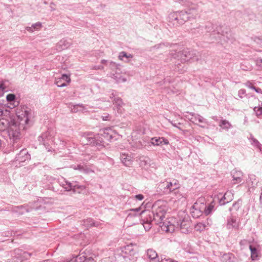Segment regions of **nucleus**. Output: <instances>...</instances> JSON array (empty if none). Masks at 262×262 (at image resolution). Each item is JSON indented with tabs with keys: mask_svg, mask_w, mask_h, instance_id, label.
I'll return each instance as SVG.
<instances>
[{
	"mask_svg": "<svg viewBox=\"0 0 262 262\" xmlns=\"http://www.w3.org/2000/svg\"><path fill=\"white\" fill-rule=\"evenodd\" d=\"M153 220L152 222L155 223L161 228L162 231L172 233L174 231V226L168 220L164 221L165 215L167 211L168 207L166 204L162 201L156 202L152 207Z\"/></svg>",
	"mask_w": 262,
	"mask_h": 262,
	"instance_id": "1",
	"label": "nucleus"
},
{
	"mask_svg": "<svg viewBox=\"0 0 262 262\" xmlns=\"http://www.w3.org/2000/svg\"><path fill=\"white\" fill-rule=\"evenodd\" d=\"M119 135L111 128H106L100 130L99 133L94 138H88L86 144L98 146H105L107 142H111L118 139Z\"/></svg>",
	"mask_w": 262,
	"mask_h": 262,
	"instance_id": "2",
	"label": "nucleus"
},
{
	"mask_svg": "<svg viewBox=\"0 0 262 262\" xmlns=\"http://www.w3.org/2000/svg\"><path fill=\"white\" fill-rule=\"evenodd\" d=\"M179 187L180 184L177 180L173 179L171 181H169L167 179L159 183L157 191L161 194H169Z\"/></svg>",
	"mask_w": 262,
	"mask_h": 262,
	"instance_id": "3",
	"label": "nucleus"
},
{
	"mask_svg": "<svg viewBox=\"0 0 262 262\" xmlns=\"http://www.w3.org/2000/svg\"><path fill=\"white\" fill-rule=\"evenodd\" d=\"M172 20L177 21V24L180 25L184 24L188 20L195 19L197 17L196 13H192L191 12L181 11L171 13L170 15Z\"/></svg>",
	"mask_w": 262,
	"mask_h": 262,
	"instance_id": "4",
	"label": "nucleus"
},
{
	"mask_svg": "<svg viewBox=\"0 0 262 262\" xmlns=\"http://www.w3.org/2000/svg\"><path fill=\"white\" fill-rule=\"evenodd\" d=\"M141 208L140 207L131 209L127 210V215L126 217L125 223L128 226H132L138 223L140 221V215L145 213V211L140 212Z\"/></svg>",
	"mask_w": 262,
	"mask_h": 262,
	"instance_id": "5",
	"label": "nucleus"
},
{
	"mask_svg": "<svg viewBox=\"0 0 262 262\" xmlns=\"http://www.w3.org/2000/svg\"><path fill=\"white\" fill-rule=\"evenodd\" d=\"M7 125L8 126V133L9 138L13 142H17L20 139V133L19 130L21 129L17 125L14 124V121H10L8 119Z\"/></svg>",
	"mask_w": 262,
	"mask_h": 262,
	"instance_id": "6",
	"label": "nucleus"
},
{
	"mask_svg": "<svg viewBox=\"0 0 262 262\" xmlns=\"http://www.w3.org/2000/svg\"><path fill=\"white\" fill-rule=\"evenodd\" d=\"M10 121H14V124L23 129H27L30 125L28 116H6Z\"/></svg>",
	"mask_w": 262,
	"mask_h": 262,
	"instance_id": "7",
	"label": "nucleus"
},
{
	"mask_svg": "<svg viewBox=\"0 0 262 262\" xmlns=\"http://www.w3.org/2000/svg\"><path fill=\"white\" fill-rule=\"evenodd\" d=\"M122 252L125 254L124 257L130 260H135L136 258V257L134 256L136 253V251L134 250L132 245H128L124 246L123 248Z\"/></svg>",
	"mask_w": 262,
	"mask_h": 262,
	"instance_id": "8",
	"label": "nucleus"
},
{
	"mask_svg": "<svg viewBox=\"0 0 262 262\" xmlns=\"http://www.w3.org/2000/svg\"><path fill=\"white\" fill-rule=\"evenodd\" d=\"M178 1L189 8L188 12H191L192 13H196L197 15H198L199 5L198 4L194 3L188 0H178Z\"/></svg>",
	"mask_w": 262,
	"mask_h": 262,
	"instance_id": "9",
	"label": "nucleus"
},
{
	"mask_svg": "<svg viewBox=\"0 0 262 262\" xmlns=\"http://www.w3.org/2000/svg\"><path fill=\"white\" fill-rule=\"evenodd\" d=\"M174 58H178L182 62H186L190 58V53L186 50L179 51L174 56Z\"/></svg>",
	"mask_w": 262,
	"mask_h": 262,
	"instance_id": "10",
	"label": "nucleus"
},
{
	"mask_svg": "<svg viewBox=\"0 0 262 262\" xmlns=\"http://www.w3.org/2000/svg\"><path fill=\"white\" fill-rule=\"evenodd\" d=\"M205 199L203 197L200 198L192 206V208L195 210H199L200 212H203L205 208Z\"/></svg>",
	"mask_w": 262,
	"mask_h": 262,
	"instance_id": "11",
	"label": "nucleus"
},
{
	"mask_svg": "<svg viewBox=\"0 0 262 262\" xmlns=\"http://www.w3.org/2000/svg\"><path fill=\"white\" fill-rule=\"evenodd\" d=\"M70 82V76L66 74H63L60 78L56 79V84L58 87H64L67 85V83H69Z\"/></svg>",
	"mask_w": 262,
	"mask_h": 262,
	"instance_id": "12",
	"label": "nucleus"
},
{
	"mask_svg": "<svg viewBox=\"0 0 262 262\" xmlns=\"http://www.w3.org/2000/svg\"><path fill=\"white\" fill-rule=\"evenodd\" d=\"M30 155L28 154L26 149H22L16 157V161L19 162H23L29 159Z\"/></svg>",
	"mask_w": 262,
	"mask_h": 262,
	"instance_id": "13",
	"label": "nucleus"
},
{
	"mask_svg": "<svg viewBox=\"0 0 262 262\" xmlns=\"http://www.w3.org/2000/svg\"><path fill=\"white\" fill-rule=\"evenodd\" d=\"M120 159L122 163L126 166H130L133 163V159L130 155L126 154H122Z\"/></svg>",
	"mask_w": 262,
	"mask_h": 262,
	"instance_id": "14",
	"label": "nucleus"
},
{
	"mask_svg": "<svg viewBox=\"0 0 262 262\" xmlns=\"http://www.w3.org/2000/svg\"><path fill=\"white\" fill-rule=\"evenodd\" d=\"M233 199V193L231 191H227L224 195L223 198L220 200V203L224 205L226 203L231 202Z\"/></svg>",
	"mask_w": 262,
	"mask_h": 262,
	"instance_id": "15",
	"label": "nucleus"
},
{
	"mask_svg": "<svg viewBox=\"0 0 262 262\" xmlns=\"http://www.w3.org/2000/svg\"><path fill=\"white\" fill-rule=\"evenodd\" d=\"M233 177V184L239 183L242 181L243 174L241 171L234 170L232 172Z\"/></svg>",
	"mask_w": 262,
	"mask_h": 262,
	"instance_id": "16",
	"label": "nucleus"
},
{
	"mask_svg": "<svg viewBox=\"0 0 262 262\" xmlns=\"http://www.w3.org/2000/svg\"><path fill=\"white\" fill-rule=\"evenodd\" d=\"M151 143L154 145H160L162 144L167 145L169 143L168 140L165 139L163 137L161 138H151Z\"/></svg>",
	"mask_w": 262,
	"mask_h": 262,
	"instance_id": "17",
	"label": "nucleus"
},
{
	"mask_svg": "<svg viewBox=\"0 0 262 262\" xmlns=\"http://www.w3.org/2000/svg\"><path fill=\"white\" fill-rule=\"evenodd\" d=\"M85 108L82 105H75L71 107V112L73 113H85Z\"/></svg>",
	"mask_w": 262,
	"mask_h": 262,
	"instance_id": "18",
	"label": "nucleus"
},
{
	"mask_svg": "<svg viewBox=\"0 0 262 262\" xmlns=\"http://www.w3.org/2000/svg\"><path fill=\"white\" fill-rule=\"evenodd\" d=\"M71 167L74 170H78L83 173H88L91 171H92L90 168L87 167L86 166L77 165H72Z\"/></svg>",
	"mask_w": 262,
	"mask_h": 262,
	"instance_id": "19",
	"label": "nucleus"
},
{
	"mask_svg": "<svg viewBox=\"0 0 262 262\" xmlns=\"http://www.w3.org/2000/svg\"><path fill=\"white\" fill-rule=\"evenodd\" d=\"M208 223H205L203 222H200L197 223L195 225L194 229L196 231L201 232L205 230L206 229H208L207 227H208Z\"/></svg>",
	"mask_w": 262,
	"mask_h": 262,
	"instance_id": "20",
	"label": "nucleus"
},
{
	"mask_svg": "<svg viewBox=\"0 0 262 262\" xmlns=\"http://www.w3.org/2000/svg\"><path fill=\"white\" fill-rule=\"evenodd\" d=\"M227 226L229 228H238L239 224L238 222L236 221V219L233 217H231L228 220Z\"/></svg>",
	"mask_w": 262,
	"mask_h": 262,
	"instance_id": "21",
	"label": "nucleus"
},
{
	"mask_svg": "<svg viewBox=\"0 0 262 262\" xmlns=\"http://www.w3.org/2000/svg\"><path fill=\"white\" fill-rule=\"evenodd\" d=\"M98 223H96L94 220L91 218L87 219L83 221V225L86 228L92 226H98Z\"/></svg>",
	"mask_w": 262,
	"mask_h": 262,
	"instance_id": "22",
	"label": "nucleus"
},
{
	"mask_svg": "<svg viewBox=\"0 0 262 262\" xmlns=\"http://www.w3.org/2000/svg\"><path fill=\"white\" fill-rule=\"evenodd\" d=\"M49 138H50V133L47 132L39 137V141L41 142L43 145L46 144V141L48 140Z\"/></svg>",
	"mask_w": 262,
	"mask_h": 262,
	"instance_id": "23",
	"label": "nucleus"
},
{
	"mask_svg": "<svg viewBox=\"0 0 262 262\" xmlns=\"http://www.w3.org/2000/svg\"><path fill=\"white\" fill-rule=\"evenodd\" d=\"M214 207V203L213 202H212L209 204L208 206H205V208L204 209L203 212H204L206 215H208L212 211Z\"/></svg>",
	"mask_w": 262,
	"mask_h": 262,
	"instance_id": "24",
	"label": "nucleus"
},
{
	"mask_svg": "<svg viewBox=\"0 0 262 262\" xmlns=\"http://www.w3.org/2000/svg\"><path fill=\"white\" fill-rule=\"evenodd\" d=\"M147 255L148 257L151 260H155L158 257L156 251L152 249H149L147 250Z\"/></svg>",
	"mask_w": 262,
	"mask_h": 262,
	"instance_id": "25",
	"label": "nucleus"
},
{
	"mask_svg": "<svg viewBox=\"0 0 262 262\" xmlns=\"http://www.w3.org/2000/svg\"><path fill=\"white\" fill-rule=\"evenodd\" d=\"M189 222L182 221L180 224V229L182 232L186 233L189 231Z\"/></svg>",
	"mask_w": 262,
	"mask_h": 262,
	"instance_id": "26",
	"label": "nucleus"
},
{
	"mask_svg": "<svg viewBox=\"0 0 262 262\" xmlns=\"http://www.w3.org/2000/svg\"><path fill=\"white\" fill-rule=\"evenodd\" d=\"M175 195V201H181L183 202L185 201L186 198L185 196L179 191H175L174 193Z\"/></svg>",
	"mask_w": 262,
	"mask_h": 262,
	"instance_id": "27",
	"label": "nucleus"
},
{
	"mask_svg": "<svg viewBox=\"0 0 262 262\" xmlns=\"http://www.w3.org/2000/svg\"><path fill=\"white\" fill-rule=\"evenodd\" d=\"M250 139L251 140V144L260 150L261 144L257 139H255L251 134L250 135Z\"/></svg>",
	"mask_w": 262,
	"mask_h": 262,
	"instance_id": "28",
	"label": "nucleus"
},
{
	"mask_svg": "<svg viewBox=\"0 0 262 262\" xmlns=\"http://www.w3.org/2000/svg\"><path fill=\"white\" fill-rule=\"evenodd\" d=\"M249 248L251 251V257L252 259V260L256 259L258 257L256 249L255 247H253L251 245L249 246Z\"/></svg>",
	"mask_w": 262,
	"mask_h": 262,
	"instance_id": "29",
	"label": "nucleus"
},
{
	"mask_svg": "<svg viewBox=\"0 0 262 262\" xmlns=\"http://www.w3.org/2000/svg\"><path fill=\"white\" fill-rule=\"evenodd\" d=\"M88 260V258L85 256V255L83 253L79 254L78 256H76L75 259L73 260V261L76 262H84Z\"/></svg>",
	"mask_w": 262,
	"mask_h": 262,
	"instance_id": "30",
	"label": "nucleus"
},
{
	"mask_svg": "<svg viewBox=\"0 0 262 262\" xmlns=\"http://www.w3.org/2000/svg\"><path fill=\"white\" fill-rule=\"evenodd\" d=\"M191 118L188 117V119L195 124H198V122H202L201 118V116H190Z\"/></svg>",
	"mask_w": 262,
	"mask_h": 262,
	"instance_id": "31",
	"label": "nucleus"
},
{
	"mask_svg": "<svg viewBox=\"0 0 262 262\" xmlns=\"http://www.w3.org/2000/svg\"><path fill=\"white\" fill-rule=\"evenodd\" d=\"M85 189V187L83 185H73V191L75 192L80 193V191L84 190Z\"/></svg>",
	"mask_w": 262,
	"mask_h": 262,
	"instance_id": "32",
	"label": "nucleus"
},
{
	"mask_svg": "<svg viewBox=\"0 0 262 262\" xmlns=\"http://www.w3.org/2000/svg\"><path fill=\"white\" fill-rule=\"evenodd\" d=\"M145 230L146 231H148L151 227V221H146L143 222L142 223Z\"/></svg>",
	"mask_w": 262,
	"mask_h": 262,
	"instance_id": "33",
	"label": "nucleus"
},
{
	"mask_svg": "<svg viewBox=\"0 0 262 262\" xmlns=\"http://www.w3.org/2000/svg\"><path fill=\"white\" fill-rule=\"evenodd\" d=\"M123 57L126 58H132L133 55L131 54L127 55L125 52H121L120 53L118 58L120 60H123Z\"/></svg>",
	"mask_w": 262,
	"mask_h": 262,
	"instance_id": "34",
	"label": "nucleus"
},
{
	"mask_svg": "<svg viewBox=\"0 0 262 262\" xmlns=\"http://www.w3.org/2000/svg\"><path fill=\"white\" fill-rule=\"evenodd\" d=\"M220 126L223 128H229L231 126V125L229 122L227 121L226 120H222L221 121Z\"/></svg>",
	"mask_w": 262,
	"mask_h": 262,
	"instance_id": "35",
	"label": "nucleus"
},
{
	"mask_svg": "<svg viewBox=\"0 0 262 262\" xmlns=\"http://www.w3.org/2000/svg\"><path fill=\"white\" fill-rule=\"evenodd\" d=\"M254 111L256 115H262V103L258 106L255 107Z\"/></svg>",
	"mask_w": 262,
	"mask_h": 262,
	"instance_id": "36",
	"label": "nucleus"
},
{
	"mask_svg": "<svg viewBox=\"0 0 262 262\" xmlns=\"http://www.w3.org/2000/svg\"><path fill=\"white\" fill-rule=\"evenodd\" d=\"M63 187L67 191H70L71 190H73V185H72V184L70 183L66 182V184L63 185Z\"/></svg>",
	"mask_w": 262,
	"mask_h": 262,
	"instance_id": "37",
	"label": "nucleus"
},
{
	"mask_svg": "<svg viewBox=\"0 0 262 262\" xmlns=\"http://www.w3.org/2000/svg\"><path fill=\"white\" fill-rule=\"evenodd\" d=\"M123 102L120 98H116L114 99V104L119 106H121L123 105Z\"/></svg>",
	"mask_w": 262,
	"mask_h": 262,
	"instance_id": "38",
	"label": "nucleus"
},
{
	"mask_svg": "<svg viewBox=\"0 0 262 262\" xmlns=\"http://www.w3.org/2000/svg\"><path fill=\"white\" fill-rule=\"evenodd\" d=\"M32 26L34 31V30H39V29H40L42 27V25H41V23L37 22L34 24H33L32 25Z\"/></svg>",
	"mask_w": 262,
	"mask_h": 262,
	"instance_id": "39",
	"label": "nucleus"
},
{
	"mask_svg": "<svg viewBox=\"0 0 262 262\" xmlns=\"http://www.w3.org/2000/svg\"><path fill=\"white\" fill-rule=\"evenodd\" d=\"M8 101H12L15 99V95L13 94H9L6 97Z\"/></svg>",
	"mask_w": 262,
	"mask_h": 262,
	"instance_id": "40",
	"label": "nucleus"
},
{
	"mask_svg": "<svg viewBox=\"0 0 262 262\" xmlns=\"http://www.w3.org/2000/svg\"><path fill=\"white\" fill-rule=\"evenodd\" d=\"M246 94V91L243 89H241L238 91V96L240 98H243V96Z\"/></svg>",
	"mask_w": 262,
	"mask_h": 262,
	"instance_id": "41",
	"label": "nucleus"
},
{
	"mask_svg": "<svg viewBox=\"0 0 262 262\" xmlns=\"http://www.w3.org/2000/svg\"><path fill=\"white\" fill-rule=\"evenodd\" d=\"M246 86L249 88L254 90L255 89V86H254L250 82H247L245 83Z\"/></svg>",
	"mask_w": 262,
	"mask_h": 262,
	"instance_id": "42",
	"label": "nucleus"
},
{
	"mask_svg": "<svg viewBox=\"0 0 262 262\" xmlns=\"http://www.w3.org/2000/svg\"><path fill=\"white\" fill-rule=\"evenodd\" d=\"M135 198L138 200L141 201L144 199V196L141 194L136 195Z\"/></svg>",
	"mask_w": 262,
	"mask_h": 262,
	"instance_id": "43",
	"label": "nucleus"
},
{
	"mask_svg": "<svg viewBox=\"0 0 262 262\" xmlns=\"http://www.w3.org/2000/svg\"><path fill=\"white\" fill-rule=\"evenodd\" d=\"M256 64L259 67H262V59L258 58L256 60Z\"/></svg>",
	"mask_w": 262,
	"mask_h": 262,
	"instance_id": "44",
	"label": "nucleus"
},
{
	"mask_svg": "<svg viewBox=\"0 0 262 262\" xmlns=\"http://www.w3.org/2000/svg\"><path fill=\"white\" fill-rule=\"evenodd\" d=\"M160 262H174V261L169 258H164V259H162Z\"/></svg>",
	"mask_w": 262,
	"mask_h": 262,
	"instance_id": "45",
	"label": "nucleus"
},
{
	"mask_svg": "<svg viewBox=\"0 0 262 262\" xmlns=\"http://www.w3.org/2000/svg\"><path fill=\"white\" fill-rule=\"evenodd\" d=\"M115 79L116 80V81L118 82H121V81H123V82H124L126 81V79L124 78H121V77H119V78H117V77H115Z\"/></svg>",
	"mask_w": 262,
	"mask_h": 262,
	"instance_id": "46",
	"label": "nucleus"
},
{
	"mask_svg": "<svg viewBox=\"0 0 262 262\" xmlns=\"http://www.w3.org/2000/svg\"><path fill=\"white\" fill-rule=\"evenodd\" d=\"M7 112V110L6 109L4 110L3 108H0V113L1 115H6Z\"/></svg>",
	"mask_w": 262,
	"mask_h": 262,
	"instance_id": "47",
	"label": "nucleus"
},
{
	"mask_svg": "<svg viewBox=\"0 0 262 262\" xmlns=\"http://www.w3.org/2000/svg\"><path fill=\"white\" fill-rule=\"evenodd\" d=\"M31 255V254L28 252H24L23 254V256L26 258H28L29 257H30Z\"/></svg>",
	"mask_w": 262,
	"mask_h": 262,
	"instance_id": "48",
	"label": "nucleus"
},
{
	"mask_svg": "<svg viewBox=\"0 0 262 262\" xmlns=\"http://www.w3.org/2000/svg\"><path fill=\"white\" fill-rule=\"evenodd\" d=\"M26 29L28 31H29L30 32H33L34 31V29H33L32 26H31V27H27Z\"/></svg>",
	"mask_w": 262,
	"mask_h": 262,
	"instance_id": "49",
	"label": "nucleus"
},
{
	"mask_svg": "<svg viewBox=\"0 0 262 262\" xmlns=\"http://www.w3.org/2000/svg\"><path fill=\"white\" fill-rule=\"evenodd\" d=\"M6 89V87L5 86L4 83H0V89H1L2 91H4Z\"/></svg>",
	"mask_w": 262,
	"mask_h": 262,
	"instance_id": "50",
	"label": "nucleus"
},
{
	"mask_svg": "<svg viewBox=\"0 0 262 262\" xmlns=\"http://www.w3.org/2000/svg\"><path fill=\"white\" fill-rule=\"evenodd\" d=\"M254 90H255V91L257 93H262V90L260 88H255V89H254Z\"/></svg>",
	"mask_w": 262,
	"mask_h": 262,
	"instance_id": "51",
	"label": "nucleus"
},
{
	"mask_svg": "<svg viewBox=\"0 0 262 262\" xmlns=\"http://www.w3.org/2000/svg\"><path fill=\"white\" fill-rule=\"evenodd\" d=\"M84 262H95L93 258L92 257L88 258V260Z\"/></svg>",
	"mask_w": 262,
	"mask_h": 262,
	"instance_id": "52",
	"label": "nucleus"
},
{
	"mask_svg": "<svg viewBox=\"0 0 262 262\" xmlns=\"http://www.w3.org/2000/svg\"><path fill=\"white\" fill-rule=\"evenodd\" d=\"M171 123H172V124L173 126H177V125H178V124H182V122H178V123H176V122H173V121H171Z\"/></svg>",
	"mask_w": 262,
	"mask_h": 262,
	"instance_id": "53",
	"label": "nucleus"
},
{
	"mask_svg": "<svg viewBox=\"0 0 262 262\" xmlns=\"http://www.w3.org/2000/svg\"><path fill=\"white\" fill-rule=\"evenodd\" d=\"M102 119L103 120H108L110 119V116H104Z\"/></svg>",
	"mask_w": 262,
	"mask_h": 262,
	"instance_id": "54",
	"label": "nucleus"
},
{
	"mask_svg": "<svg viewBox=\"0 0 262 262\" xmlns=\"http://www.w3.org/2000/svg\"><path fill=\"white\" fill-rule=\"evenodd\" d=\"M110 66L112 67H116L117 64H116L115 62H111L110 63Z\"/></svg>",
	"mask_w": 262,
	"mask_h": 262,
	"instance_id": "55",
	"label": "nucleus"
},
{
	"mask_svg": "<svg viewBox=\"0 0 262 262\" xmlns=\"http://www.w3.org/2000/svg\"><path fill=\"white\" fill-rule=\"evenodd\" d=\"M25 115H29V114H31L30 111H27V110H25Z\"/></svg>",
	"mask_w": 262,
	"mask_h": 262,
	"instance_id": "56",
	"label": "nucleus"
},
{
	"mask_svg": "<svg viewBox=\"0 0 262 262\" xmlns=\"http://www.w3.org/2000/svg\"><path fill=\"white\" fill-rule=\"evenodd\" d=\"M246 241L245 240H244V241H241L240 242V244L242 245V244H243V243L244 242H246Z\"/></svg>",
	"mask_w": 262,
	"mask_h": 262,
	"instance_id": "57",
	"label": "nucleus"
},
{
	"mask_svg": "<svg viewBox=\"0 0 262 262\" xmlns=\"http://www.w3.org/2000/svg\"><path fill=\"white\" fill-rule=\"evenodd\" d=\"M105 62H106V61H105V60H102V63H105Z\"/></svg>",
	"mask_w": 262,
	"mask_h": 262,
	"instance_id": "58",
	"label": "nucleus"
},
{
	"mask_svg": "<svg viewBox=\"0 0 262 262\" xmlns=\"http://www.w3.org/2000/svg\"><path fill=\"white\" fill-rule=\"evenodd\" d=\"M260 43H261V44H262V39H261V42H260Z\"/></svg>",
	"mask_w": 262,
	"mask_h": 262,
	"instance_id": "59",
	"label": "nucleus"
},
{
	"mask_svg": "<svg viewBox=\"0 0 262 262\" xmlns=\"http://www.w3.org/2000/svg\"><path fill=\"white\" fill-rule=\"evenodd\" d=\"M113 76H115V74H113ZM115 77H116V76H114V78H115Z\"/></svg>",
	"mask_w": 262,
	"mask_h": 262,
	"instance_id": "60",
	"label": "nucleus"
}]
</instances>
